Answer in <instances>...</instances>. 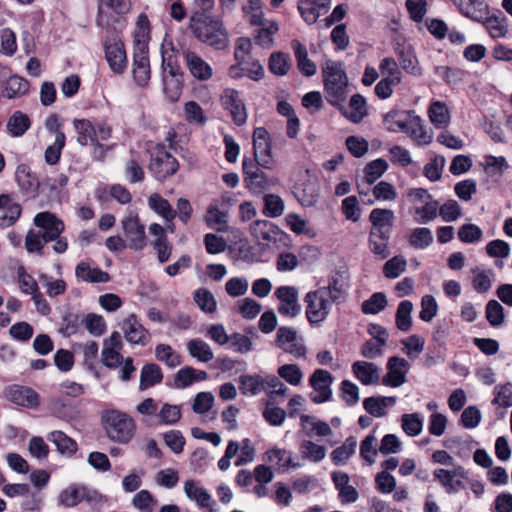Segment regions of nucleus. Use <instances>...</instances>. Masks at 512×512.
Instances as JSON below:
<instances>
[{"label": "nucleus", "mask_w": 512, "mask_h": 512, "mask_svg": "<svg viewBox=\"0 0 512 512\" xmlns=\"http://www.w3.org/2000/svg\"><path fill=\"white\" fill-rule=\"evenodd\" d=\"M263 214L269 218L280 217L285 210L284 200L276 194H266L263 197Z\"/></svg>", "instance_id": "obj_59"}, {"label": "nucleus", "mask_w": 512, "mask_h": 512, "mask_svg": "<svg viewBox=\"0 0 512 512\" xmlns=\"http://www.w3.org/2000/svg\"><path fill=\"white\" fill-rule=\"evenodd\" d=\"M28 90V81L18 75H13L4 83L3 96L8 99H12L26 94Z\"/></svg>", "instance_id": "obj_49"}, {"label": "nucleus", "mask_w": 512, "mask_h": 512, "mask_svg": "<svg viewBox=\"0 0 512 512\" xmlns=\"http://www.w3.org/2000/svg\"><path fill=\"white\" fill-rule=\"evenodd\" d=\"M460 13L472 19L482 22L488 12V6L484 0H452Z\"/></svg>", "instance_id": "obj_31"}, {"label": "nucleus", "mask_w": 512, "mask_h": 512, "mask_svg": "<svg viewBox=\"0 0 512 512\" xmlns=\"http://www.w3.org/2000/svg\"><path fill=\"white\" fill-rule=\"evenodd\" d=\"M357 440L355 437H348L345 442L331 453V459L335 465L345 464L355 453Z\"/></svg>", "instance_id": "obj_53"}, {"label": "nucleus", "mask_w": 512, "mask_h": 512, "mask_svg": "<svg viewBox=\"0 0 512 512\" xmlns=\"http://www.w3.org/2000/svg\"><path fill=\"white\" fill-rule=\"evenodd\" d=\"M293 194L303 207H312L318 202L319 187L315 180L306 179L294 187Z\"/></svg>", "instance_id": "obj_29"}, {"label": "nucleus", "mask_w": 512, "mask_h": 512, "mask_svg": "<svg viewBox=\"0 0 512 512\" xmlns=\"http://www.w3.org/2000/svg\"><path fill=\"white\" fill-rule=\"evenodd\" d=\"M291 45L300 72L307 77L313 76L317 71V67L316 64L309 59L306 47L298 40H293Z\"/></svg>", "instance_id": "obj_44"}, {"label": "nucleus", "mask_w": 512, "mask_h": 512, "mask_svg": "<svg viewBox=\"0 0 512 512\" xmlns=\"http://www.w3.org/2000/svg\"><path fill=\"white\" fill-rule=\"evenodd\" d=\"M286 225L297 235H306L310 238L316 236V232L308 222L296 213H289L285 217Z\"/></svg>", "instance_id": "obj_57"}, {"label": "nucleus", "mask_w": 512, "mask_h": 512, "mask_svg": "<svg viewBox=\"0 0 512 512\" xmlns=\"http://www.w3.org/2000/svg\"><path fill=\"white\" fill-rule=\"evenodd\" d=\"M130 0H98L96 24L106 30H117L121 18L129 13Z\"/></svg>", "instance_id": "obj_5"}, {"label": "nucleus", "mask_w": 512, "mask_h": 512, "mask_svg": "<svg viewBox=\"0 0 512 512\" xmlns=\"http://www.w3.org/2000/svg\"><path fill=\"white\" fill-rule=\"evenodd\" d=\"M430 122L439 129H445L451 121V113L445 102L435 100L428 108Z\"/></svg>", "instance_id": "obj_41"}, {"label": "nucleus", "mask_w": 512, "mask_h": 512, "mask_svg": "<svg viewBox=\"0 0 512 512\" xmlns=\"http://www.w3.org/2000/svg\"><path fill=\"white\" fill-rule=\"evenodd\" d=\"M73 126L77 134L76 141L81 146H86L89 143L99 146L100 141H107L112 133L108 124L104 122L93 124L88 119H75Z\"/></svg>", "instance_id": "obj_6"}, {"label": "nucleus", "mask_w": 512, "mask_h": 512, "mask_svg": "<svg viewBox=\"0 0 512 512\" xmlns=\"http://www.w3.org/2000/svg\"><path fill=\"white\" fill-rule=\"evenodd\" d=\"M404 133L408 134L418 144L427 145L431 143L433 136L432 133L427 131L423 125L422 119L412 113Z\"/></svg>", "instance_id": "obj_40"}, {"label": "nucleus", "mask_w": 512, "mask_h": 512, "mask_svg": "<svg viewBox=\"0 0 512 512\" xmlns=\"http://www.w3.org/2000/svg\"><path fill=\"white\" fill-rule=\"evenodd\" d=\"M33 222L39 228V232L46 238V241H53L65 229L64 222L50 212H39L35 215Z\"/></svg>", "instance_id": "obj_20"}, {"label": "nucleus", "mask_w": 512, "mask_h": 512, "mask_svg": "<svg viewBox=\"0 0 512 512\" xmlns=\"http://www.w3.org/2000/svg\"><path fill=\"white\" fill-rule=\"evenodd\" d=\"M110 35L104 42L105 58L110 69L117 74H121L127 68V56L124 43L119 38L117 30H108Z\"/></svg>", "instance_id": "obj_10"}, {"label": "nucleus", "mask_w": 512, "mask_h": 512, "mask_svg": "<svg viewBox=\"0 0 512 512\" xmlns=\"http://www.w3.org/2000/svg\"><path fill=\"white\" fill-rule=\"evenodd\" d=\"M121 225L128 247L136 251L142 250L146 246V235L145 227L140 223L138 215L132 210H127Z\"/></svg>", "instance_id": "obj_12"}, {"label": "nucleus", "mask_w": 512, "mask_h": 512, "mask_svg": "<svg viewBox=\"0 0 512 512\" xmlns=\"http://www.w3.org/2000/svg\"><path fill=\"white\" fill-rule=\"evenodd\" d=\"M274 297L278 300L277 311L281 316L295 318L302 311L299 291L295 286L284 285L276 288Z\"/></svg>", "instance_id": "obj_13"}, {"label": "nucleus", "mask_w": 512, "mask_h": 512, "mask_svg": "<svg viewBox=\"0 0 512 512\" xmlns=\"http://www.w3.org/2000/svg\"><path fill=\"white\" fill-rule=\"evenodd\" d=\"M388 169V163L385 159L378 158L369 162L364 168V179L371 185L376 182Z\"/></svg>", "instance_id": "obj_63"}, {"label": "nucleus", "mask_w": 512, "mask_h": 512, "mask_svg": "<svg viewBox=\"0 0 512 512\" xmlns=\"http://www.w3.org/2000/svg\"><path fill=\"white\" fill-rule=\"evenodd\" d=\"M0 216L1 226H10L15 223L21 214V206L15 202L10 196L0 195Z\"/></svg>", "instance_id": "obj_43"}, {"label": "nucleus", "mask_w": 512, "mask_h": 512, "mask_svg": "<svg viewBox=\"0 0 512 512\" xmlns=\"http://www.w3.org/2000/svg\"><path fill=\"white\" fill-rule=\"evenodd\" d=\"M259 27L254 35V40L257 45L264 48H270L274 42V35L279 31V26L274 20H266L262 24L256 25Z\"/></svg>", "instance_id": "obj_46"}, {"label": "nucleus", "mask_w": 512, "mask_h": 512, "mask_svg": "<svg viewBox=\"0 0 512 512\" xmlns=\"http://www.w3.org/2000/svg\"><path fill=\"white\" fill-rule=\"evenodd\" d=\"M413 111L393 109L386 113L383 117V125L389 132H403Z\"/></svg>", "instance_id": "obj_39"}, {"label": "nucleus", "mask_w": 512, "mask_h": 512, "mask_svg": "<svg viewBox=\"0 0 512 512\" xmlns=\"http://www.w3.org/2000/svg\"><path fill=\"white\" fill-rule=\"evenodd\" d=\"M148 206L168 222H171L176 216V211L172 209L170 203L157 193L149 196Z\"/></svg>", "instance_id": "obj_52"}, {"label": "nucleus", "mask_w": 512, "mask_h": 512, "mask_svg": "<svg viewBox=\"0 0 512 512\" xmlns=\"http://www.w3.org/2000/svg\"><path fill=\"white\" fill-rule=\"evenodd\" d=\"M401 344L403 353L409 358L415 359L424 351L425 339L420 335L413 334L403 339Z\"/></svg>", "instance_id": "obj_64"}, {"label": "nucleus", "mask_w": 512, "mask_h": 512, "mask_svg": "<svg viewBox=\"0 0 512 512\" xmlns=\"http://www.w3.org/2000/svg\"><path fill=\"white\" fill-rule=\"evenodd\" d=\"M150 154L148 170L155 179L164 181L178 170V161L163 145L151 147Z\"/></svg>", "instance_id": "obj_8"}, {"label": "nucleus", "mask_w": 512, "mask_h": 512, "mask_svg": "<svg viewBox=\"0 0 512 512\" xmlns=\"http://www.w3.org/2000/svg\"><path fill=\"white\" fill-rule=\"evenodd\" d=\"M322 76L327 101L333 106H341L348 88V77L343 65L327 60L322 66Z\"/></svg>", "instance_id": "obj_2"}, {"label": "nucleus", "mask_w": 512, "mask_h": 512, "mask_svg": "<svg viewBox=\"0 0 512 512\" xmlns=\"http://www.w3.org/2000/svg\"><path fill=\"white\" fill-rule=\"evenodd\" d=\"M244 182L248 190L253 194H263L278 184L276 178H270L261 171L251 159L244 158L243 163Z\"/></svg>", "instance_id": "obj_9"}, {"label": "nucleus", "mask_w": 512, "mask_h": 512, "mask_svg": "<svg viewBox=\"0 0 512 512\" xmlns=\"http://www.w3.org/2000/svg\"><path fill=\"white\" fill-rule=\"evenodd\" d=\"M331 479L335 488L338 490V499L342 504H350L358 500V491L349 484L350 477L346 472L334 471L331 474Z\"/></svg>", "instance_id": "obj_27"}, {"label": "nucleus", "mask_w": 512, "mask_h": 512, "mask_svg": "<svg viewBox=\"0 0 512 512\" xmlns=\"http://www.w3.org/2000/svg\"><path fill=\"white\" fill-rule=\"evenodd\" d=\"M189 354L199 362L207 363L214 358V353L208 343L200 339H192L187 343Z\"/></svg>", "instance_id": "obj_51"}, {"label": "nucleus", "mask_w": 512, "mask_h": 512, "mask_svg": "<svg viewBox=\"0 0 512 512\" xmlns=\"http://www.w3.org/2000/svg\"><path fill=\"white\" fill-rule=\"evenodd\" d=\"M343 114L350 122L360 123L368 115L365 98L360 94L353 95L350 98L348 108Z\"/></svg>", "instance_id": "obj_45"}, {"label": "nucleus", "mask_w": 512, "mask_h": 512, "mask_svg": "<svg viewBox=\"0 0 512 512\" xmlns=\"http://www.w3.org/2000/svg\"><path fill=\"white\" fill-rule=\"evenodd\" d=\"M387 374L382 378V383L389 387H399L406 382V375L410 364L404 358L392 356L388 359Z\"/></svg>", "instance_id": "obj_21"}, {"label": "nucleus", "mask_w": 512, "mask_h": 512, "mask_svg": "<svg viewBox=\"0 0 512 512\" xmlns=\"http://www.w3.org/2000/svg\"><path fill=\"white\" fill-rule=\"evenodd\" d=\"M155 357L167 367L173 369L181 364V356L177 354L170 345L159 344L155 348Z\"/></svg>", "instance_id": "obj_62"}, {"label": "nucleus", "mask_w": 512, "mask_h": 512, "mask_svg": "<svg viewBox=\"0 0 512 512\" xmlns=\"http://www.w3.org/2000/svg\"><path fill=\"white\" fill-rule=\"evenodd\" d=\"M302 457L310 462L319 463L326 457V448L310 440H304L299 446Z\"/></svg>", "instance_id": "obj_55"}, {"label": "nucleus", "mask_w": 512, "mask_h": 512, "mask_svg": "<svg viewBox=\"0 0 512 512\" xmlns=\"http://www.w3.org/2000/svg\"><path fill=\"white\" fill-rule=\"evenodd\" d=\"M96 493L89 490L85 486H78L77 484H70L63 489L58 495V504L66 508L77 506L82 501H92Z\"/></svg>", "instance_id": "obj_22"}, {"label": "nucleus", "mask_w": 512, "mask_h": 512, "mask_svg": "<svg viewBox=\"0 0 512 512\" xmlns=\"http://www.w3.org/2000/svg\"><path fill=\"white\" fill-rule=\"evenodd\" d=\"M413 211L418 218H415L416 222L426 224L437 217L439 211V203L433 198L427 200L422 204H416L413 206Z\"/></svg>", "instance_id": "obj_50"}, {"label": "nucleus", "mask_w": 512, "mask_h": 512, "mask_svg": "<svg viewBox=\"0 0 512 512\" xmlns=\"http://www.w3.org/2000/svg\"><path fill=\"white\" fill-rule=\"evenodd\" d=\"M395 220L394 212L390 209L375 208L369 214L372 224L370 233L377 235H391Z\"/></svg>", "instance_id": "obj_25"}, {"label": "nucleus", "mask_w": 512, "mask_h": 512, "mask_svg": "<svg viewBox=\"0 0 512 512\" xmlns=\"http://www.w3.org/2000/svg\"><path fill=\"white\" fill-rule=\"evenodd\" d=\"M132 74L138 86L144 87L148 84L150 80L148 52H133Z\"/></svg>", "instance_id": "obj_34"}, {"label": "nucleus", "mask_w": 512, "mask_h": 512, "mask_svg": "<svg viewBox=\"0 0 512 512\" xmlns=\"http://www.w3.org/2000/svg\"><path fill=\"white\" fill-rule=\"evenodd\" d=\"M395 403L396 397L393 396L367 397L363 400V407L370 415L381 418L387 415L388 409Z\"/></svg>", "instance_id": "obj_36"}, {"label": "nucleus", "mask_w": 512, "mask_h": 512, "mask_svg": "<svg viewBox=\"0 0 512 512\" xmlns=\"http://www.w3.org/2000/svg\"><path fill=\"white\" fill-rule=\"evenodd\" d=\"M250 232L254 239L262 245L276 242L282 231L274 223L267 220H256L250 225Z\"/></svg>", "instance_id": "obj_24"}, {"label": "nucleus", "mask_w": 512, "mask_h": 512, "mask_svg": "<svg viewBox=\"0 0 512 512\" xmlns=\"http://www.w3.org/2000/svg\"><path fill=\"white\" fill-rule=\"evenodd\" d=\"M413 304L409 300H403L399 303L396 311V326L400 331L407 332L412 327L411 313Z\"/></svg>", "instance_id": "obj_60"}, {"label": "nucleus", "mask_w": 512, "mask_h": 512, "mask_svg": "<svg viewBox=\"0 0 512 512\" xmlns=\"http://www.w3.org/2000/svg\"><path fill=\"white\" fill-rule=\"evenodd\" d=\"M304 303L306 304L305 315L308 322L312 325H320L328 318L332 304L335 302L325 295L324 290L317 288L305 295Z\"/></svg>", "instance_id": "obj_7"}, {"label": "nucleus", "mask_w": 512, "mask_h": 512, "mask_svg": "<svg viewBox=\"0 0 512 512\" xmlns=\"http://www.w3.org/2000/svg\"><path fill=\"white\" fill-rule=\"evenodd\" d=\"M47 439L56 446L61 454L72 456L77 452L78 445L76 441L60 430L50 432Z\"/></svg>", "instance_id": "obj_47"}, {"label": "nucleus", "mask_w": 512, "mask_h": 512, "mask_svg": "<svg viewBox=\"0 0 512 512\" xmlns=\"http://www.w3.org/2000/svg\"><path fill=\"white\" fill-rule=\"evenodd\" d=\"M150 21L146 14L138 15L133 32V52H148V42L150 40Z\"/></svg>", "instance_id": "obj_30"}, {"label": "nucleus", "mask_w": 512, "mask_h": 512, "mask_svg": "<svg viewBox=\"0 0 512 512\" xmlns=\"http://www.w3.org/2000/svg\"><path fill=\"white\" fill-rule=\"evenodd\" d=\"M162 69L164 91L167 96L176 101L181 93V73L176 65V56L171 43H164L161 46Z\"/></svg>", "instance_id": "obj_4"}, {"label": "nucleus", "mask_w": 512, "mask_h": 512, "mask_svg": "<svg viewBox=\"0 0 512 512\" xmlns=\"http://www.w3.org/2000/svg\"><path fill=\"white\" fill-rule=\"evenodd\" d=\"M220 101L223 108L229 111L232 120L236 125L242 126L246 123V106L237 90L233 88H226L220 97Z\"/></svg>", "instance_id": "obj_17"}, {"label": "nucleus", "mask_w": 512, "mask_h": 512, "mask_svg": "<svg viewBox=\"0 0 512 512\" xmlns=\"http://www.w3.org/2000/svg\"><path fill=\"white\" fill-rule=\"evenodd\" d=\"M424 420L419 413L403 414L401 416V428L410 437L418 436L423 430Z\"/></svg>", "instance_id": "obj_58"}, {"label": "nucleus", "mask_w": 512, "mask_h": 512, "mask_svg": "<svg viewBox=\"0 0 512 512\" xmlns=\"http://www.w3.org/2000/svg\"><path fill=\"white\" fill-rule=\"evenodd\" d=\"M3 394L11 403L25 408L34 409L40 403L38 393L28 386L12 384L4 389Z\"/></svg>", "instance_id": "obj_18"}, {"label": "nucleus", "mask_w": 512, "mask_h": 512, "mask_svg": "<svg viewBox=\"0 0 512 512\" xmlns=\"http://www.w3.org/2000/svg\"><path fill=\"white\" fill-rule=\"evenodd\" d=\"M318 289L324 290L325 295L335 303H339L344 300L348 289L347 277L341 272H334L329 276L327 285Z\"/></svg>", "instance_id": "obj_28"}, {"label": "nucleus", "mask_w": 512, "mask_h": 512, "mask_svg": "<svg viewBox=\"0 0 512 512\" xmlns=\"http://www.w3.org/2000/svg\"><path fill=\"white\" fill-rule=\"evenodd\" d=\"M266 462L276 466L278 469L299 468L301 465L293 461L292 453L286 449L272 448L265 452Z\"/></svg>", "instance_id": "obj_42"}, {"label": "nucleus", "mask_w": 512, "mask_h": 512, "mask_svg": "<svg viewBox=\"0 0 512 512\" xmlns=\"http://www.w3.org/2000/svg\"><path fill=\"white\" fill-rule=\"evenodd\" d=\"M180 55L184 60L187 70L193 78L199 81H207L212 77L213 69L211 65L198 53L189 48H182L180 50Z\"/></svg>", "instance_id": "obj_16"}, {"label": "nucleus", "mask_w": 512, "mask_h": 512, "mask_svg": "<svg viewBox=\"0 0 512 512\" xmlns=\"http://www.w3.org/2000/svg\"><path fill=\"white\" fill-rule=\"evenodd\" d=\"M352 372L363 385H374L379 382V368L367 361H356L352 364Z\"/></svg>", "instance_id": "obj_33"}, {"label": "nucleus", "mask_w": 512, "mask_h": 512, "mask_svg": "<svg viewBox=\"0 0 512 512\" xmlns=\"http://www.w3.org/2000/svg\"><path fill=\"white\" fill-rule=\"evenodd\" d=\"M400 65L404 71L413 76L422 75L421 67L414 52L410 48H402L397 50Z\"/></svg>", "instance_id": "obj_54"}, {"label": "nucleus", "mask_w": 512, "mask_h": 512, "mask_svg": "<svg viewBox=\"0 0 512 512\" xmlns=\"http://www.w3.org/2000/svg\"><path fill=\"white\" fill-rule=\"evenodd\" d=\"M104 428L108 437L115 442L127 443L135 432L134 420L119 410H108L102 414Z\"/></svg>", "instance_id": "obj_3"}, {"label": "nucleus", "mask_w": 512, "mask_h": 512, "mask_svg": "<svg viewBox=\"0 0 512 512\" xmlns=\"http://www.w3.org/2000/svg\"><path fill=\"white\" fill-rule=\"evenodd\" d=\"M464 477L465 473L463 469L459 471H449L446 469H437L434 471V477L441 483L447 493H457L459 490L464 488V484L461 480L456 479V476Z\"/></svg>", "instance_id": "obj_38"}, {"label": "nucleus", "mask_w": 512, "mask_h": 512, "mask_svg": "<svg viewBox=\"0 0 512 512\" xmlns=\"http://www.w3.org/2000/svg\"><path fill=\"white\" fill-rule=\"evenodd\" d=\"M15 178L23 193L33 197L37 195L40 182L27 165L21 164L17 166Z\"/></svg>", "instance_id": "obj_32"}, {"label": "nucleus", "mask_w": 512, "mask_h": 512, "mask_svg": "<svg viewBox=\"0 0 512 512\" xmlns=\"http://www.w3.org/2000/svg\"><path fill=\"white\" fill-rule=\"evenodd\" d=\"M276 345L283 352L295 358H304L306 355L305 340L293 327L282 326L276 333Z\"/></svg>", "instance_id": "obj_11"}, {"label": "nucleus", "mask_w": 512, "mask_h": 512, "mask_svg": "<svg viewBox=\"0 0 512 512\" xmlns=\"http://www.w3.org/2000/svg\"><path fill=\"white\" fill-rule=\"evenodd\" d=\"M183 492L199 509L206 510L207 512H218L212 495L199 481L193 479L186 480L183 484Z\"/></svg>", "instance_id": "obj_15"}, {"label": "nucleus", "mask_w": 512, "mask_h": 512, "mask_svg": "<svg viewBox=\"0 0 512 512\" xmlns=\"http://www.w3.org/2000/svg\"><path fill=\"white\" fill-rule=\"evenodd\" d=\"M239 390L244 396L254 397L265 392V374H244L238 379Z\"/></svg>", "instance_id": "obj_35"}, {"label": "nucleus", "mask_w": 512, "mask_h": 512, "mask_svg": "<svg viewBox=\"0 0 512 512\" xmlns=\"http://www.w3.org/2000/svg\"><path fill=\"white\" fill-rule=\"evenodd\" d=\"M75 275L78 279L87 283H106L110 280V276L107 272L98 267H92L85 261H81L77 264Z\"/></svg>", "instance_id": "obj_37"}, {"label": "nucleus", "mask_w": 512, "mask_h": 512, "mask_svg": "<svg viewBox=\"0 0 512 512\" xmlns=\"http://www.w3.org/2000/svg\"><path fill=\"white\" fill-rule=\"evenodd\" d=\"M263 8L264 3L262 0H248L242 6L244 18L252 26L262 24L264 21L268 20L267 18H265Z\"/></svg>", "instance_id": "obj_48"}, {"label": "nucleus", "mask_w": 512, "mask_h": 512, "mask_svg": "<svg viewBox=\"0 0 512 512\" xmlns=\"http://www.w3.org/2000/svg\"><path fill=\"white\" fill-rule=\"evenodd\" d=\"M379 70L384 79L399 85L402 81V73L395 59L386 57L381 60Z\"/></svg>", "instance_id": "obj_61"}, {"label": "nucleus", "mask_w": 512, "mask_h": 512, "mask_svg": "<svg viewBox=\"0 0 512 512\" xmlns=\"http://www.w3.org/2000/svg\"><path fill=\"white\" fill-rule=\"evenodd\" d=\"M189 29L199 42L217 50H223L229 45L228 31L223 21L216 16L196 12L190 17Z\"/></svg>", "instance_id": "obj_1"}, {"label": "nucleus", "mask_w": 512, "mask_h": 512, "mask_svg": "<svg viewBox=\"0 0 512 512\" xmlns=\"http://www.w3.org/2000/svg\"><path fill=\"white\" fill-rule=\"evenodd\" d=\"M331 6V0H301L298 3V10L303 20L311 25L314 24L318 18L325 15Z\"/></svg>", "instance_id": "obj_26"}, {"label": "nucleus", "mask_w": 512, "mask_h": 512, "mask_svg": "<svg viewBox=\"0 0 512 512\" xmlns=\"http://www.w3.org/2000/svg\"><path fill=\"white\" fill-rule=\"evenodd\" d=\"M121 329L124 333L125 339L132 344L144 346L150 340V333L138 321L135 314H130L123 320Z\"/></svg>", "instance_id": "obj_23"}, {"label": "nucleus", "mask_w": 512, "mask_h": 512, "mask_svg": "<svg viewBox=\"0 0 512 512\" xmlns=\"http://www.w3.org/2000/svg\"><path fill=\"white\" fill-rule=\"evenodd\" d=\"M123 347L122 338L119 332L114 331L103 341L101 351L102 363L111 369L117 368L123 362L120 351Z\"/></svg>", "instance_id": "obj_19"}, {"label": "nucleus", "mask_w": 512, "mask_h": 512, "mask_svg": "<svg viewBox=\"0 0 512 512\" xmlns=\"http://www.w3.org/2000/svg\"><path fill=\"white\" fill-rule=\"evenodd\" d=\"M334 378L332 374L324 369H316L309 378V384L313 388L310 399L315 404H322L332 397L331 386Z\"/></svg>", "instance_id": "obj_14"}, {"label": "nucleus", "mask_w": 512, "mask_h": 512, "mask_svg": "<svg viewBox=\"0 0 512 512\" xmlns=\"http://www.w3.org/2000/svg\"><path fill=\"white\" fill-rule=\"evenodd\" d=\"M162 372L158 365L147 364L141 370L139 389L146 390L162 380Z\"/></svg>", "instance_id": "obj_56"}]
</instances>
